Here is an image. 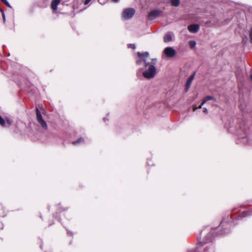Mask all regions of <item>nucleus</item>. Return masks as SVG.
<instances>
[{"label": "nucleus", "instance_id": "1", "mask_svg": "<svg viewBox=\"0 0 252 252\" xmlns=\"http://www.w3.org/2000/svg\"><path fill=\"white\" fill-rule=\"evenodd\" d=\"M136 58V63L140 65L143 62L144 68L140 69L139 71L142 72L143 76L147 79H151L155 77L157 69L156 65L157 63V59H149V53L147 52L141 53L138 52Z\"/></svg>", "mask_w": 252, "mask_h": 252}, {"label": "nucleus", "instance_id": "2", "mask_svg": "<svg viewBox=\"0 0 252 252\" xmlns=\"http://www.w3.org/2000/svg\"><path fill=\"white\" fill-rule=\"evenodd\" d=\"M176 54V51L172 47H166L163 51V55L167 58L174 57Z\"/></svg>", "mask_w": 252, "mask_h": 252}, {"label": "nucleus", "instance_id": "3", "mask_svg": "<svg viewBox=\"0 0 252 252\" xmlns=\"http://www.w3.org/2000/svg\"><path fill=\"white\" fill-rule=\"evenodd\" d=\"M135 13V10L133 8H129L125 9L123 12V18L125 20L130 19Z\"/></svg>", "mask_w": 252, "mask_h": 252}, {"label": "nucleus", "instance_id": "4", "mask_svg": "<svg viewBox=\"0 0 252 252\" xmlns=\"http://www.w3.org/2000/svg\"><path fill=\"white\" fill-rule=\"evenodd\" d=\"M36 118L38 123L44 129H47V125L46 122L43 119L41 114L39 110L36 108Z\"/></svg>", "mask_w": 252, "mask_h": 252}, {"label": "nucleus", "instance_id": "5", "mask_svg": "<svg viewBox=\"0 0 252 252\" xmlns=\"http://www.w3.org/2000/svg\"><path fill=\"white\" fill-rule=\"evenodd\" d=\"M162 13L159 10H154L150 11L148 14V19L149 20H153L159 17Z\"/></svg>", "mask_w": 252, "mask_h": 252}, {"label": "nucleus", "instance_id": "6", "mask_svg": "<svg viewBox=\"0 0 252 252\" xmlns=\"http://www.w3.org/2000/svg\"><path fill=\"white\" fill-rule=\"evenodd\" d=\"M199 29V26L198 25L194 24V25H190L188 26V30L189 31L192 33H196L198 32V30Z\"/></svg>", "mask_w": 252, "mask_h": 252}, {"label": "nucleus", "instance_id": "7", "mask_svg": "<svg viewBox=\"0 0 252 252\" xmlns=\"http://www.w3.org/2000/svg\"><path fill=\"white\" fill-rule=\"evenodd\" d=\"M195 74V72H194L188 79V80L187 82V83H186V91H188L189 88L190 87V86L192 82V81L194 79Z\"/></svg>", "mask_w": 252, "mask_h": 252}, {"label": "nucleus", "instance_id": "8", "mask_svg": "<svg viewBox=\"0 0 252 252\" xmlns=\"http://www.w3.org/2000/svg\"><path fill=\"white\" fill-rule=\"evenodd\" d=\"M61 0H53L51 3V8L55 11L57 9L58 5L60 3Z\"/></svg>", "mask_w": 252, "mask_h": 252}, {"label": "nucleus", "instance_id": "9", "mask_svg": "<svg viewBox=\"0 0 252 252\" xmlns=\"http://www.w3.org/2000/svg\"><path fill=\"white\" fill-rule=\"evenodd\" d=\"M213 99V97L212 96H207L205 97L203 100L202 101V103H201L200 105L198 107V108H201L202 106L206 103V101L212 100Z\"/></svg>", "mask_w": 252, "mask_h": 252}, {"label": "nucleus", "instance_id": "10", "mask_svg": "<svg viewBox=\"0 0 252 252\" xmlns=\"http://www.w3.org/2000/svg\"><path fill=\"white\" fill-rule=\"evenodd\" d=\"M172 38V35L168 33V34H166L164 36V41L165 42H170V41H171Z\"/></svg>", "mask_w": 252, "mask_h": 252}, {"label": "nucleus", "instance_id": "11", "mask_svg": "<svg viewBox=\"0 0 252 252\" xmlns=\"http://www.w3.org/2000/svg\"><path fill=\"white\" fill-rule=\"evenodd\" d=\"M171 3L172 5L177 6L180 4V0H171Z\"/></svg>", "mask_w": 252, "mask_h": 252}, {"label": "nucleus", "instance_id": "12", "mask_svg": "<svg viewBox=\"0 0 252 252\" xmlns=\"http://www.w3.org/2000/svg\"><path fill=\"white\" fill-rule=\"evenodd\" d=\"M0 125L2 126H5V122L4 120L0 116Z\"/></svg>", "mask_w": 252, "mask_h": 252}, {"label": "nucleus", "instance_id": "13", "mask_svg": "<svg viewBox=\"0 0 252 252\" xmlns=\"http://www.w3.org/2000/svg\"><path fill=\"white\" fill-rule=\"evenodd\" d=\"M83 141H84L83 139L82 138H80L78 139L77 141L73 142L72 144L73 145H77L78 144L81 143Z\"/></svg>", "mask_w": 252, "mask_h": 252}, {"label": "nucleus", "instance_id": "14", "mask_svg": "<svg viewBox=\"0 0 252 252\" xmlns=\"http://www.w3.org/2000/svg\"><path fill=\"white\" fill-rule=\"evenodd\" d=\"M189 45L191 48H194L196 45V42L195 41H189Z\"/></svg>", "mask_w": 252, "mask_h": 252}, {"label": "nucleus", "instance_id": "15", "mask_svg": "<svg viewBox=\"0 0 252 252\" xmlns=\"http://www.w3.org/2000/svg\"><path fill=\"white\" fill-rule=\"evenodd\" d=\"M5 5L9 7H11L10 4L7 0H0Z\"/></svg>", "mask_w": 252, "mask_h": 252}, {"label": "nucleus", "instance_id": "16", "mask_svg": "<svg viewBox=\"0 0 252 252\" xmlns=\"http://www.w3.org/2000/svg\"><path fill=\"white\" fill-rule=\"evenodd\" d=\"M5 122L8 126H11L12 124V121L9 118H6Z\"/></svg>", "mask_w": 252, "mask_h": 252}, {"label": "nucleus", "instance_id": "17", "mask_svg": "<svg viewBox=\"0 0 252 252\" xmlns=\"http://www.w3.org/2000/svg\"><path fill=\"white\" fill-rule=\"evenodd\" d=\"M128 48H131L133 49H134L136 47L135 44H130L128 45Z\"/></svg>", "mask_w": 252, "mask_h": 252}, {"label": "nucleus", "instance_id": "18", "mask_svg": "<svg viewBox=\"0 0 252 252\" xmlns=\"http://www.w3.org/2000/svg\"><path fill=\"white\" fill-rule=\"evenodd\" d=\"M250 37L251 42L252 43V28H251V31L250 32Z\"/></svg>", "mask_w": 252, "mask_h": 252}, {"label": "nucleus", "instance_id": "19", "mask_svg": "<svg viewBox=\"0 0 252 252\" xmlns=\"http://www.w3.org/2000/svg\"><path fill=\"white\" fill-rule=\"evenodd\" d=\"M0 11H1V12L2 13V17H3V20L5 21V15H4V12H3V11L2 10H0Z\"/></svg>", "mask_w": 252, "mask_h": 252}, {"label": "nucleus", "instance_id": "20", "mask_svg": "<svg viewBox=\"0 0 252 252\" xmlns=\"http://www.w3.org/2000/svg\"><path fill=\"white\" fill-rule=\"evenodd\" d=\"M203 112L206 113V114H207L208 113V110L206 108H203Z\"/></svg>", "mask_w": 252, "mask_h": 252}, {"label": "nucleus", "instance_id": "21", "mask_svg": "<svg viewBox=\"0 0 252 252\" xmlns=\"http://www.w3.org/2000/svg\"><path fill=\"white\" fill-rule=\"evenodd\" d=\"M91 1V0H85V2H84V4H87L88 3H89V2Z\"/></svg>", "mask_w": 252, "mask_h": 252}, {"label": "nucleus", "instance_id": "22", "mask_svg": "<svg viewBox=\"0 0 252 252\" xmlns=\"http://www.w3.org/2000/svg\"><path fill=\"white\" fill-rule=\"evenodd\" d=\"M197 109V107H196L195 106H193V111H195Z\"/></svg>", "mask_w": 252, "mask_h": 252}, {"label": "nucleus", "instance_id": "23", "mask_svg": "<svg viewBox=\"0 0 252 252\" xmlns=\"http://www.w3.org/2000/svg\"><path fill=\"white\" fill-rule=\"evenodd\" d=\"M112 1L114 2H117L119 1V0H112Z\"/></svg>", "mask_w": 252, "mask_h": 252}, {"label": "nucleus", "instance_id": "24", "mask_svg": "<svg viewBox=\"0 0 252 252\" xmlns=\"http://www.w3.org/2000/svg\"><path fill=\"white\" fill-rule=\"evenodd\" d=\"M245 213L246 214V216L249 215V213L248 212H245Z\"/></svg>", "mask_w": 252, "mask_h": 252}, {"label": "nucleus", "instance_id": "25", "mask_svg": "<svg viewBox=\"0 0 252 252\" xmlns=\"http://www.w3.org/2000/svg\"><path fill=\"white\" fill-rule=\"evenodd\" d=\"M103 121H104V122H105V121H106V119H105V118H103Z\"/></svg>", "mask_w": 252, "mask_h": 252}, {"label": "nucleus", "instance_id": "26", "mask_svg": "<svg viewBox=\"0 0 252 252\" xmlns=\"http://www.w3.org/2000/svg\"><path fill=\"white\" fill-rule=\"evenodd\" d=\"M251 79L252 80V75H251Z\"/></svg>", "mask_w": 252, "mask_h": 252}]
</instances>
